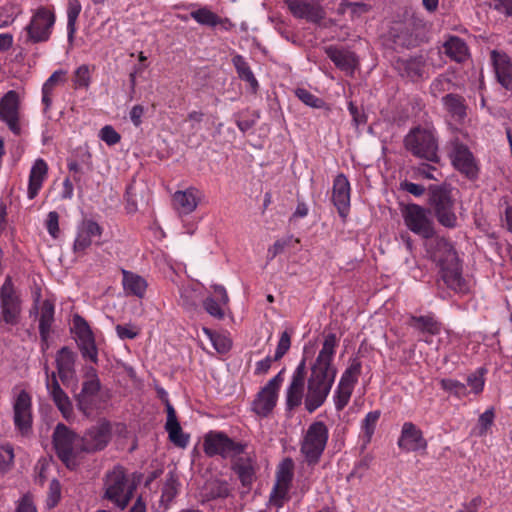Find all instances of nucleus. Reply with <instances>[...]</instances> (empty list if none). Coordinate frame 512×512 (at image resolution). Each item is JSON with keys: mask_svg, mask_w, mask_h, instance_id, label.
Here are the masks:
<instances>
[{"mask_svg": "<svg viewBox=\"0 0 512 512\" xmlns=\"http://www.w3.org/2000/svg\"><path fill=\"white\" fill-rule=\"evenodd\" d=\"M437 245L439 252L442 251V254H435V258L438 260L443 281L448 288L455 292L467 293L469 287L466 280L462 277V267L456 250L451 243L444 239H441Z\"/></svg>", "mask_w": 512, "mask_h": 512, "instance_id": "obj_1", "label": "nucleus"}, {"mask_svg": "<svg viewBox=\"0 0 512 512\" xmlns=\"http://www.w3.org/2000/svg\"><path fill=\"white\" fill-rule=\"evenodd\" d=\"M336 346V334H327L322 349L311 366V373L307 380L332 388L337 375V368L333 365Z\"/></svg>", "mask_w": 512, "mask_h": 512, "instance_id": "obj_2", "label": "nucleus"}, {"mask_svg": "<svg viewBox=\"0 0 512 512\" xmlns=\"http://www.w3.org/2000/svg\"><path fill=\"white\" fill-rule=\"evenodd\" d=\"M104 489L103 498L124 510L133 498L136 485L129 482L124 467L118 465L106 474Z\"/></svg>", "mask_w": 512, "mask_h": 512, "instance_id": "obj_3", "label": "nucleus"}, {"mask_svg": "<svg viewBox=\"0 0 512 512\" xmlns=\"http://www.w3.org/2000/svg\"><path fill=\"white\" fill-rule=\"evenodd\" d=\"M403 144L405 149L414 157L427 160L432 163H439L438 139L435 133L430 130L417 126L412 128L404 137Z\"/></svg>", "mask_w": 512, "mask_h": 512, "instance_id": "obj_4", "label": "nucleus"}, {"mask_svg": "<svg viewBox=\"0 0 512 512\" xmlns=\"http://www.w3.org/2000/svg\"><path fill=\"white\" fill-rule=\"evenodd\" d=\"M452 190V186L448 183L428 187V203L433 209L437 221L446 228H454L457 225Z\"/></svg>", "mask_w": 512, "mask_h": 512, "instance_id": "obj_5", "label": "nucleus"}, {"mask_svg": "<svg viewBox=\"0 0 512 512\" xmlns=\"http://www.w3.org/2000/svg\"><path fill=\"white\" fill-rule=\"evenodd\" d=\"M329 438V430L323 421L311 423L300 443V452L308 466L314 467L321 459Z\"/></svg>", "mask_w": 512, "mask_h": 512, "instance_id": "obj_6", "label": "nucleus"}, {"mask_svg": "<svg viewBox=\"0 0 512 512\" xmlns=\"http://www.w3.org/2000/svg\"><path fill=\"white\" fill-rule=\"evenodd\" d=\"M80 437L63 423H58L52 435V443L57 457L68 469L77 466L76 457L79 451Z\"/></svg>", "mask_w": 512, "mask_h": 512, "instance_id": "obj_7", "label": "nucleus"}, {"mask_svg": "<svg viewBox=\"0 0 512 512\" xmlns=\"http://www.w3.org/2000/svg\"><path fill=\"white\" fill-rule=\"evenodd\" d=\"M247 443L236 442L226 433L210 431L204 436L203 450L208 457L221 456L231 461L239 455L245 454Z\"/></svg>", "mask_w": 512, "mask_h": 512, "instance_id": "obj_8", "label": "nucleus"}, {"mask_svg": "<svg viewBox=\"0 0 512 512\" xmlns=\"http://www.w3.org/2000/svg\"><path fill=\"white\" fill-rule=\"evenodd\" d=\"M404 223L413 233L425 239L435 235L433 221L429 218V210L418 204H407L401 210Z\"/></svg>", "mask_w": 512, "mask_h": 512, "instance_id": "obj_9", "label": "nucleus"}, {"mask_svg": "<svg viewBox=\"0 0 512 512\" xmlns=\"http://www.w3.org/2000/svg\"><path fill=\"white\" fill-rule=\"evenodd\" d=\"M21 299L15 291L11 277H6L0 288V320L14 326L19 323L21 314Z\"/></svg>", "mask_w": 512, "mask_h": 512, "instance_id": "obj_10", "label": "nucleus"}, {"mask_svg": "<svg viewBox=\"0 0 512 512\" xmlns=\"http://www.w3.org/2000/svg\"><path fill=\"white\" fill-rule=\"evenodd\" d=\"M112 436L111 424L107 420H100L96 425L86 430L80 437L79 451L82 453H95L103 450Z\"/></svg>", "mask_w": 512, "mask_h": 512, "instance_id": "obj_11", "label": "nucleus"}, {"mask_svg": "<svg viewBox=\"0 0 512 512\" xmlns=\"http://www.w3.org/2000/svg\"><path fill=\"white\" fill-rule=\"evenodd\" d=\"M55 23V15L45 7H40L32 16L26 26L27 41L31 43L46 42L51 35V29Z\"/></svg>", "mask_w": 512, "mask_h": 512, "instance_id": "obj_12", "label": "nucleus"}, {"mask_svg": "<svg viewBox=\"0 0 512 512\" xmlns=\"http://www.w3.org/2000/svg\"><path fill=\"white\" fill-rule=\"evenodd\" d=\"M71 331L75 333L78 339V347L84 358H89L92 362L98 361V350L95 343L94 334L88 322L80 315L73 316V327Z\"/></svg>", "mask_w": 512, "mask_h": 512, "instance_id": "obj_13", "label": "nucleus"}, {"mask_svg": "<svg viewBox=\"0 0 512 512\" xmlns=\"http://www.w3.org/2000/svg\"><path fill=\"white\" fill-rule=\"evenodd\" d=\"M13 421L16 429L27 435L32 430V398L26 390H21L13 403Z\"/></svg>", "mask_w": 512, "mask_h": 512, "instance_id": "obj_14", "label": "nucleus"}, {"mask_svg": "<svg viewBox=\"0 0 512 512\" xmlns=\"http://www.w3.org/2000/svg\"><path fill=\"white\" fill-rule=\"evenodd\" d=\"M306 378V359L303 358L293 372L291 382L286 390L287 411H293L302 404Z\"/></svg>", "mask_w": 512, "mask_h": 512, "instance_id": "obj_15", "label": "nucleus"}, {"mask_svg": "<svg viewBox=\"0 0 512 512\" xmlns=\"http://www.w3.org/2000/svg\"><path fill=\"white\" fill-rule=\"evenodd\" d=\"M290 13L298 19L319 23L325 18L323 7L315 0H283Z\"/></svg>", "mask_w": 512, "mask_h": 512, "instance_id": "obj_16", "label": "nucleus"}, {"mask_svg": "<svg viewBox=\"0 0 512 512\" xmlns=\"http://www.w3.org/2000/svg\"><path fill=\"white\" fill-rule=\"evenodd\" d=\"M0 120L5 122L15 135L21 134L19 96L16 91L10 90L0 99Z\"/></svg>", "mask_w": 512, "mask_h": 512, "instance_id": "obj_17", "label": "nucleus"}, {"mask_svg": "<svg viewBox=\"0 0 512 512\" xmlns=\"http://www.w3.org/2000/svg\"><path fill=\"white\" fill-rule=\"evenodd\" d=\"M426 59L423 55L397 58L394 68L402 78L412 82L422 81L426 77Z\"/></svg>", "mask_w": 512, "mask_h": 512, "instance_id": "obj_18", "label": "nucleus"}, {"mask_svg": "<svg viewBox=\"0 0 512 512\" xmlns=\"http://www.w3.org/2000/svg\"><path fill=\"white\" fill-rule=\"evenodd\" d=\"M294 462L291 458H285L279 465L276 473V485L272 493L273 504L277 507L283 506L290 484L293 479Z\"/></svg>", "mask_w": 512, "mask_h": 512, "instance_id": "obj_19", "label": "nucleus"}, {"mask_svg": "<svg viewBox=\"0 0 512 512\" xmlns=\"http://www.w3.org/2000/svg\"><path fill=\"white\" fill-rule=\"evenodd\" d=\"M454 168L469 180H476L479 175V167L473 153L464 144L455 146L452 155Z\"/></svg>", "mask_w": 512, "mask_h": 512, "instance_id": "obj_20", "label": "nucleus"}, {"mask_svg": "<svg viewBox=\"0 0 512 512\" xmlns=\"http://www.w3.org/2000/svg\"><path fill=\"white\" fill-rule=\"evenodd\" d=\"M256 458L254 455H239L231 461V470L237 475L245 492L252 489L256 480Z\"/></svg>", "mask_w": 512, "mask_h": 512, "instance_id": "obj_21", "label": "nucleus"}, {"mask_svg": "<svg viewBox=\"0 0 512 512\" xmlns=\"http://www.w3.org/2000/svg\"><path fill=\"white\" fill-rule=\"evenodd\" d=\"M490 59L497 82L512 96V59L505 52L492 50Z\"/></svg>", "mask_w": 512, "mask_h": 512, "instance_id": "obj_22", "label": "nucleus"}, {"mask_svg": "<svg viewBox=\"0 0 512 512\" xmlns=\"http://www.w3.org/2000/svg\"><path fill=\"white\" fill-rule=\"evenodd\" d=\"M427 441L423 432L412 422H405L398 439V447L407 452L425 451Z\"/></svg>", "mask_w": 512, "mask_h": 512, "instance_id": "obj_23", "label": "nucleus"}, {"mask_svg": "<svg viewBox=\"0 0 512 512\" xmlns=\"http://www.w3.org/2000/svg\"><path fill=\"white\" fill-rule=\"evenodd\" d=\"M332 202L339 216L345 220L350 209V183L347 177L340 173L333 182Z\"/></svg>", "mask_w": 512, "mask_h": 512, "instance_id": "obj_24", "label": "nucleus"}, {"mask_svg": "<svg viewBox=\"0 0 512 512\" xmlns=\"http://www.w3.org/2000/svg\"><path fill=\"white\" fill-rule=\"evenodd\" d=\"M101 387L100 381H83L81 391L75 395L76 406L85 416H90L96 408Z\"/></svg>", "mask_w": 512, "mask_h": 512, "instance_id": "obj_25", "label": "nucleus"}, {"mask_svg": "<svg viewBox=\"0 0 512 512\" xmlns=\"http://www.w3.org/2000/svg\"><path fill=\"white\" fill-rule=\"evenodd\" d=\"M47 373V382L46 386L49 391V394L56 405V407L61 412L62 416L66 419H69L73 415V405L66 394V392L60 387L58 380L56 378V374L53 372L51 376L48 375V367H45Z\"/></svg>", "mask_w": 512, "mask_h": 512, "instance_id": "obj_26", "label": "nucleus"}, {"mask_svg": "<svg viewBox=\"0 0 512 512\" xmlns=\"http://www.w3.org/2000/svg\"><path fill=\"white\" fill-rule=\"evenodd\" d=\"M103 228L94 220H84L78 230L73 244V251L78 255L84 254L85 250L91 246L92 239L101 237Z\"/></svg>", "mask_w": 512, "mask_h": 512, "instance_id": "obj_27", "label": "nucleus"}, {"mask_svg": "<svg viewBox=\"0 0 512 512\" xmlns=\"http://www.w3.org/2000/svg\"><path fill=\"white\" fill-rule=\"evenodd\" d=\"M278 400V392L264 386L252 402V411L262 418L268 417L274 410Z\"/></svg>", "mask_w": 512, "mask_h": 512, "instance_id": "obj_28", "label": "nucleus"}, {"mask_svg": "<svg viewBox=\"0 0 512 512\" xmlns=\"http://www.w3.org/2000/svg\"><path fill=\"white\" fill-rule=\"evenodd\" d=\"M330 391L331 388L325 385L307 380V393L304 398L305 409L309 413H313L325 403Z\"/></svg>", "mask_w": 512, "mask_h": 512, "instance_id": "obj_29", "label": "nucleus"}, {"mask_svg": "<svg viewBox=\"0 0 512 512\" xmlns=\"http://www.w3.org/2000/svg\"><path fill=\"white\" fill-rule=\"evenodd\" d=\"M47 172L48 166L46 162L43 159H37L33 164L29 175V199H34L37 196L39 190L42 187L43 181L46 178Z\"/></svg>", "mask_w": 512, "mask_h": 512, "instance_id": "obj_30", "label": "nucleus"}, {"mask_svg": "<svg viewBox=\"0 0 512 512\" xmlns=\"http://www.w3.org/2000/svg\"><path fill=\"white\" fill-rule=\"evenodd\" d=\"M444 53L457 63L464 62L469 56L466 42L458 36H449L443 44Z\"/></svg>", "mask_w": 512, "mask_h": 512, "instance_id": "obj_31", "label": "nucleus"}, {"mask_svg": "<svg viewBox=\"0 0 512 512\" xmlns=\"http://www.w3.org/2000/svg\"><path fill=\"white\" fill-rule=\"evenodd\" d=\"M407 324L422 334L438 335L442 324L432 315L414 316L411 315Z\"/></svg>", "mask_w": 512, "mask_h": 512, "instance_id": "obj_32", "label": "nucleus"}, {"mask_svg": "<svg viewBox=\"0 0 512 512\" xmlns=\"http://www.w3.org/2000/svg\"><path fill=\"white\" fill-rule=\"evenodd\" d=\"M442 103L446 111L457 121H462L467 116V105L462 95L448 93L442 97Z\"/></svg>", "mask_w": 512, "mask_h": 512, "instance_id": "obj_33", "label": "nucleus"}, {"mask_svg": "<svg viewBox=\"0 0 512 512\" xmlns=\"http://www.w3.org/2000/svg\"><path fill=\"white\" fill-rule=\"evenodd\" d=\"M54 321V304L50 300H44L41 306V315L39 320V333L41 342L47 347V341L51 326Z\"/></svg>", "mask_w": 512, "mask_h": 512, "instance_id": "obj_34", "label": "nucleus"}, {"mask_svg": "<svg viewBox=\"0 0 512 512\" xmlns=\"http://www.w3.org/2000/svg\"><path fill=\"white\" fill-rule=\"evenodd\" d=\"M327 55L341 70L353 72L357 65V59L353 52L329 48L327 50Z\"/></svg>", "mask_w": 512, "mask_h": 512, "instance_id": "obj_35", "label": "nucleus"}, {"mask_svg": "<svg viewBox=\"0 0 512 512\" xmlns=\"http://www.w3.org/2000/svg\"><path fill=\"white\" fill-rule=\"evenodd\" d=\"M122 274L124 290L128 294L142 298L147 288L146 280L143 277L127 270H122Z\"/></svg>", "mask_w": 512, "mask_h": 512, "instance_id": "obj_36", "label": "nucleus"}, {"mask_svg": "<svg viewBox=\"0 0 512 512\" xmlns=\"http://www.w3.org/2000/svg\"><path fill=\"white\" fill-rule=\"evenodd\" d=\"M232 63L236 69L238 77L249 84L250 89L253 93H256L259 89V84L254 76L249 64L242 55H235L232 58Z\"/></svg>", "mask_w": 512, "mask_h": 512, "instance_id": "obj_37", "label": "nucleus"}, {"mask_svg": "<svg viewBox=\"0 0 512 512\" xmlns=\"http://www.w3.org/2000/svg\"><path fill=\"white\" fill-rule=\"evenodd\" d=\"M173 202L176 209L183 214H189L197 207L196 197L192 189L175 192Z\"/></svg>", "mask_w": 512, "mask_h": 512, "instance_id": "obj_38", "label": "nucleus"}, {"mask_svg": "<svg viewBox=\"0 0 512 512\" xmlns=\"http://www.w3.org/2000/svg\"><path fill=\"white\" fill-rule=\"evenodd\" d=\"M190 17L197 23L207 27H215L222 24L224 20L207 7H201L190 12Z\"/></svg>", "mask_w": 512, "mask_h": 512, "instance_id": "obj_39", "label": "nucleus"}, {"mask_svg": "<svg viewBox=\"0 0 512 512\" xmlns=\"http://www.w3.org/2000/svg\"><path fill=\"white\" fill-rule=\"evenodd\" d=\"M76 353L73 352L69 347L64 346L62 347L56 357V367L57 372L61 371H70V372H76L75 371V360H76Z\"/></svg>", "mask_w": 512, "mask_h": 512, "instance_id": "obj_40", "label": "nucleus"}, {"mask_svg": "<svg viewBox=\"0 0 512 512\" xmlns=\"http://www.w3.org/2000/svg\"><path fill=\"white\" fill-rule=\"evenodd\" d=\"M82 6L78 0H68L67 6V30L68 41L73 42L77 30L76 22L81 12Z\"/></svg>", "mask_w": 512, "mask_h": 512, "instance_id": "obj_41", "label": "nucleus"}, {"mask_svg": "<svg viewBox=\"0 0 512 512\" xmlns=\"http://www.w3.org/2000/svg\"><path fill=\"white\" fill-rule=\"evenodd\" d=\"M199 302V292L191 285L180 288L179 305L188 311L196 309Z\"/></svg>", "mask_w": 512, "mask_h": 512, "instance_id": "obj_42", "label": "nucleus"}, {"mask_svg": "<svg viewBox=\"0 0 512 512\" xmlns=\"http://www.w3.org/2000/svg\"><path fill=\"white\" fill-rule=\"evenodd\" d=\"M169 440L177 447L185 448L189 443V435L185 434L179 421L165 424Z\"/></svg>", "mask_w": 512, "mask_h": 512, "instance_id": "obj_43", "label": "nucleus"}, {"mask_svg": "<svg viewBox=\"0 0 512 512\" xmlns=\"http://www.w3.org/2000/svg\"><path fill=\"white\" fill-rule=\"evenodd\" d=\"M455 88L456 84L450 77L445 74H440L432 81L430 85V93L432 96L438 97L444 92L454 90Z\"/></svg>", "mask_w": 512, "mask_h": 512, "instance_id": "obj_44", "label": "nucleus"}, {"mask_svg": "<svg viewBox=\"0 0 512 512\" xmlns=\"http://www.w3.org/2000/svg\"><path fill=\"white\" fill-rule=\"evenodd\" d=\"M360 374H361V362L357 358H354V359H352L348 368L342 374V377H341L339 383L342 384V386H348V387L353 388L354 385L356 384Z\"/></svg>", "mask_w": 512, "mask_h": 512, "instance_id": "obj_45", "label": "nucleus"}, {"mask_svg": "<svg viewBox=\"0 0 512 512\" xmlns=\"http://www.w3.org/2000/svg\"><path fill=\"white\" fill-rule=\"evenodd\" d=\"M381 412L379 410L369 412L362 422V429L364 431V443L368 444L375 432L377 422L380 418Z\"/></svg>", "mask_w": 512, "mask_h": 512, "instance_id": "obj_46", "label": "nucleus"}, {"mask_svg": "<svg viewBox=\"0 0 512 512\" xmlns=\"http://www.w3.org/2000/svg\"><path fill=\"white\" fill-rule=\"evenodd\" d=\"M494 418H495V414H494L493 408H489L484 413H482L479 416L478 424H477L476 428L474 429L475 435H477L479 437L485 436L487 434L488 430L493 425Z\"/></svg>", "mask_w": 512, "mask_h": 512, "instance_id": "obj_47", "label": "nucleus"}, {"mask_svg": "<svg viewBox=\"0 0 512 512\" xmlns=\"http://www.w3.org/2000/svg\"><path fill=\"white\" fill-rule=\"evenodd\" d=\"M295 95L305 105L310 106L312 108H322L326 105L323 99L315 96L305 88H297L295 90Z\"/></svg>", "mask_w": 512, "mask_h": 512, "instance_id": "obj_48", "label": "nucleus"}, {"mask_svg": "<svg viewBox=\"0 0 512 512\" xmlns=\"http://www.w3.org/2000/svg\"><path fill=\"white\" fill-rule=\"evenodd\" d=\"M440 386L443 390L455 394L457 397H463L468 394L466 385L454 379H441Z\"/></svg>", "mask_w": 512, "mask_h": 512, "instance_id": "obj_49", "label": "nucleus"}, {"mask_svg": "<svg viewBox=\"0 0 512 512\" xmlns=\"http://www.w3.org/2000/svg\"><path fill=\"white\" fill-rule=\"evenodd\" d=\"M353 388L348 386H342L338 384L336 395H335V407L337 411H341L348 404Z\"/></svg>", "mask_w": 512, "mask_h": 512, "instance_id": "obj_50", "label": "nucleus"}, {"mask_svg": "<svg viewBox=\"0 0 512 512\" xmlns=\"http://www.w3.org/2000/svg\"><path fill=\"white\" fill-rule=\"evenodd\" d=\"M14 463V450L11 445H3L0 448V471L11 469Z\"/></svg>", "mask_w": 512, "mask_h": 512, "instance_id": "obj_51", "label": "nucleus"}, {"mask_svg": "<svg viewBox=\"0 0 512 512\" xmlns=\"http://www.w3.org/2000/svg\"><path fill=\"white\" fill-rule=\"evenodd\" d=\"M61 498V485L57 479H53L49 484L46 504L48 508H54Z\"/></svg>", "mask_w": 512, "mask_h": 512, "instance_id": "obj_52", "label": "nucleus"}, {"mask_svg": "<svg viewBox=\"0 0 512 512\" xmlns=\"http://www.w3.org/2000/svg\"><path fill=\"white\" fill-rule=\"evenodd\" d=\"M91 82L90 70L88 65L79 66L74 73V83L77 87L87 88Z\"/></svg>", "mask_w": 512, "mask_h": 512, "instance_id": "obj_53", "label": "nucleus"}, {"mask_svg": "<svg viewBox=\"0 0 512 512\" xmlns=\"http://www.w3.org/2000/svg\"><path fill=\"white\" fill-rule=\"evenodd\" d=\"M99 137L109 146L115 145L121 140V135L111 125L104 126L100 130Z\"/></svg>", "mask_w": 512, "mask_h": 512, "instance_id": "obj_54", "label": "nucleus"}, {"mask_svg": "<svg viewBox=\"0 0 512 512\" xmlns=\"http://www.w3.org/2000/svg\"><path fill=\"white\" fill-rule=\"evenodd\" d=\"M291 346V335L288 331H284L279 339L274 360L279 361L290 349Z\"/></svg>", "mask_w": 512, "mask_h": 512, "instance_id": "obj_55", "label": "nucleus"}, {"mask_svg": "<svg viewBox=\"0 0 512 512\" xmlns=\"http://www.w3.org/2000/svg\"><path fill=\"white\" fill-rule=\"evenodd\" d=\"M484 369L480 368L477 372L470 374L467 377V383L471 387L472 391L475 394H479L483 391L484 388V378H483Z\"/></svg>", "mask_w": 512, "mask_h": 512, "instance_id": "obj_56", "label": "nucleus"}, {"mask_svg": "<svg viewBox=\"0 0 512 512\" xmlns=\"http://www.w3.org/2000/svg\"><path fill=\"white\" fill-rule=\"evenodd\" d=\"M230 490L226 481H214L210 484V496L213 499L226 498L229 496Z\"/></svg>", "mask_w": 512, "mask_h": 512, "instance_id": "obj_57", "label": "nucleus"}, {"mask_svg": "<svg viewBox=\"0 0 512 512\" xmlns=\"http://www.w3.org/2000/svg\"><path fill=\"white\" fill-rule=\"evenodd\" d=\"M203 307L207 313L217 319H222L224 317L222 308L220 307L219 303L212 297H208L203 301Z\"/></svg>", "mask_w": 512, "mask_h": 512, "instance_id": "obj_58", "label": "nucleus"}, {"mask_svg": "<svg viewBox=\"0 0 512 512\" xmlns=\"http://www.w3.org/2000/svg\"><path fill=\"white\" fill-rule=\"evenodd\" d=\"M46 227L49 234L53 238H58L60 230H59V214L56 211H51L48 213L46 220Z\"/></svg>", "mask_w": 512, "mask_h": 512, "instance_id": "obj_59", "label": "nucleus"}, {"mask_svg": "<svg viewBox=\"0 0 512 512\" xmlns=\"http://www.w3.org/2000/svg\"><path fill=\"white\" fill-rule=\"evenodd\" d=\"M177 486L178 481L176 477L170 473L164 485L163 497H166L169 501L172 500L177 494Z\"/></svg>", "mask_w": 512, "mask_h": 512, "instance_id": "obj_60", "label": "nucleus"}, {"mask_svg": "<svg viewBox=\"0 0 512 512\" xmlns=\"http://www.w3.org/2000/svg\"><path fill=\"white\" fill-rule=\"evenodd\" d=\"M292 241V237H288L285 239L277 240L269 249H268V259H274L278 254L282 253L284 249L290 245Z\"/></svg>", "mask_w": 512, "mask_h": 512, "instance_id": "obj_61", "label": "nucleus"}, {"mask_svg": "<svg viewBox=\"0 0 512 512\" xmlns=\"http://www.w3.org/2000/svg\"><path fill=\"white\" fill-rule=\"evenodd\" d=\"M373 460V457L370 454H366L362 457L354 466L353 471L350 473L349 477L354 475H358L359 477L363 476V473L369 469L370 464Z\"/></svg>", "mask_w": 512, "mask_h": 512, "instance_id": "obj_62", "label": "nucleus"}, {"mask_svg": "<svg viewBox=\"0 0 512 512\" xmlns=\"http://www.w3.org/2000/svg\"><path fill=\"white\" fill-rule=\"evenodd\" d=\"M116 332L121 339H134L138 336L139 331L134 325H117Z\"/></svg>", "mask_w": 512, "mask_h": 512, "instance_id": "obj_63", "label": "nucleus"}, {"mask_svg": "<svg viewBox=\"0 0 512 512\" xmlns=\"http://www.w3.org/2000/svg\"><path fill=\"white\" fill-rule=\"evenodd\" d=\"M348 109L356 127H359L360 125H363L367 122L366 114L360 110L353 102L349 103Z\"/></svg>", "mask_w": 512, "mask_h": 512, "instance_id": "obj_64", "label": "nucleus"}]
</instances>
